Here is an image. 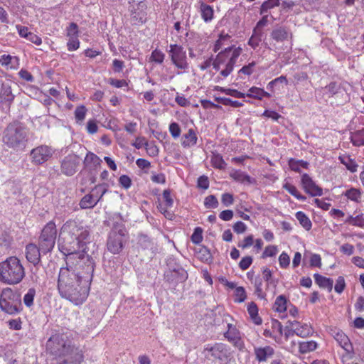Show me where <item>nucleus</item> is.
<instances>
[{
  "label": "nucleus",
  "instance_id": "5",
  "mask_svg": "<svg viewBox=\"0 0 364 364\" xmlns=\"http://www.w3.org/2000/svg\"><path fill=\"white\" fill-rule=\"evenodd\" d=\"M26 275L25 269L16 257L0 262V282L8 285L19 284Z\"/></svg>",
  "mask_w": 364,
  "mask_h": 364
},
{
  "label": "nucleus",
  "instance_id": "38",
  "mask_svg": "<svg viewBox=\"0 0 364 364\" xmlns=\"http://www.w3.org/2000/svg\"><path fill=\"white\" fill-rule=\"evenodd\" d=\"M215 100L218 102L221 103L222 105L225 106H231L232 107H240L243 106V103L237 101V100H232L230 98L226 97H215Z\"/></svg>",
  "mask_w": 364,
  "mask_h": 364
},
{
  "label": "nucleus",
  "instance_id": "8",
  "mask_svg": "<svg viewBox=\"0 0 364 364\" xmlns=\"http://www.w3.org/2000/svg\"><path fill=\"white\" fill-rule=\"evenodd\" d=\"M57 229L53 221L48 222L41 230L38 237V246L43 255L52 252L55 245Z\"/></svg>",
  "mask_w": 364,
  "mask_h": 364
},
{
  "label": "nucleus",
  "instance_id": "52",
  "mask_svg": "<svg viewBox=\"0 0 364 364\" xmlns=\"http://www.w3.org/2000/svg\"><path fill=\"white\" fill-rule=\"evenodd\" d=\"M203 230L200 227L195 228L193 233L191 235V241L194 244H199L203 240Z\"/></svg>",
  "mask_w": 364,
  "mask_h": 364
},
{
  "label": "nucleus",
  "instance_id": "36",
  "mask_svg": "<svg viewBox=\"0 0 364 364\" xmlns=\"http://www.w3.org/2000/svg\"><path fill=\"white\" fill-rule=\"evenodd\" d=\"M200 12L201 16L205 22L212 20L213 17V9L210 6L202 3L200 5Z\"/></svg>",
  "mask_w": 364,
  "mask_h": 364
},
{
  "label": "nucleus",
  "instance_id": "18",
  "mask_svg": "<svg viewBox=\"0 0 364 364\" xmlns=\"http://www.w3.org/2000/svg\"><path fill=\"white\" fill-rule=\"evenodd\" d=\"M301 183L304 189L307 193H309L313 196H316L318 194V186L316 185L309 175L305 173L302 176Z\"/></svg>",
  "mask_w": 364,
  "mask_h": 364
},
{
  "label": "nucleus",
  "instance_id": "31",
  "mask_svg": "<svg viewBox=\"0 0 364 364\" xmlns=\"http://www.w3.org/2000/svg\"><path fill=\"white\" fill-rule=\"evenodd\" d=\"M213 90L237 98H244L245 97V94L235 89L225 88L223 87L217 85L214 87Z\"/></svg>",
  "mask_w": 364,
  "mask_h": 364
},
{
  "label": "nucleus",
  "instance_id": "9",
  "mask_svg": "<svg viewBox=\"0 0 364 364\" xmlns=\"http://www.w3.org/2000/svg\"><path fill=\"white\" fill-rule=\"evenodd\" d=\"M168 53L172 63L178 69L186 70L188 68L186 53L183 48L178 44H171Z\"/></svg>",
  "mask_w": 364,
  "mask_h": 364
},
{
  "label": "nucleus",
  "instance_id": "53",
  "mask_svg": "<svg viewBox=\"0 0 364 364\" xmlns=\"http://www.w3.org/2000/svg\"><path fill=\"white\" fill-rule=\"evenodd\" d=\"M278 249L275 245H268L265 247L264 251L262 253V258L267 257H274L277 255Z\"/></svg>",
  "mask_w": 364,
  "mask_h": 364
},
{
  "label": "nucleus",
  "instance_id": "7",
  "mask_svg": "<svg viewBox=\"0 0 364 364\" xmlns=\"http://www.w3.org/2000/svg\"><path fill=\"white\" fill-rule=\"evenodd\" d=\"M0 308L6 314L14 315L22 310L21 296L11 288H5L0 296Z\"/></svg>",
  "mask_w": 364,
  "mask_h": 364
},
{
  "label": "nucleus",
  "instance_id": "19",
  "mask_svg": "<svg viewBox=\"0 0 364 364\" xmlns=\"http://www.w3.org/2000/svg\"><path fill=\"white\" fill-rule=\"evenodd\" d=\"M274 350L269 346L265 347L255 348V355L259 362H265L269 357L274 355Z\"/></svg>",
  "mask_w": 364,
  "mask_h": 364
},
{
  "label": "nucleus",
  "instance_id": "14",
  "mask_svg": "<svg viewBox=\"0 0 364 364\" xmlns=\"http://www.w3.org/2000/svg\"><path fill=\"white\" fill-rule=\"evenodd\" d=\"M26 258L37 269L41 262V250L40 247L34 243H28L25 249Z\"/></svg>",
  "mask_w": 364,
  "mask_h": 364
},
{
  "label": "nucleus",
  "instance_id": "43",
  "mask_svg": "<svg viewBox=\"0 0 364 364\" xmlns=\"http://www.w3.org/2000/svg\"><path fill=\"white\" fill-rule=\"evenodd\" d=\"M341 163L346 166L347 169L351 172H355L357 171L358 165L353 161L349 156L340 157Z\"/></svg>",
  "mask_w": 364,
  "mask_h": 364
},
{
  "label": "nucleus",
  "instance_id": "42",
  "mask_svg": "<svg viewBox=\"0 0 364 364\" xmlns=\"http://www.w3.org/2000/svg\"><path fill=\"white\" fill-rule=\"evenodd\" d=\"M341 92V87L340 85L336 82H331L324 88V95H327L328 97L336 95Z\"/></svg>",
  "mask_w": 364,
  "mask_h": 364
},
{
  "label": "nucleus",
  "instance_id": "55",
  "mask_svg": "<svg viewBox=\"0 0 364 364\" xmlns=\"http://www.w3.org/2000/svg\"><path fill=\"white\" fill-rule=\"evenodd\" d=\"M256 65V63L252 61L248 65L243 66L239 71V74H244L246 75H250L254 72V68Z\"/></svg>",
  "mask_w": 364,
  "mask_h": 364
},
{
  "label": "nucleus",
  "instance_id": "23",
  "mask_svg": "<svg viewBox=\"0 0 364 364\" xmlns=\"http://www.w3.org/2000/svg\"><path fill=\"white\" fill-rule=\"evenodd\" d=\"M198 137L193 129H189L188 132L184 134L181 139V145L183 147H190L197 144Z\"/></svg>",
  "mask_w": 364,
  "mask_h": 364
},
{
  "label": "nucleus",
  "instance_id": "4",
  "mask_svg": "<svg viewBox=\"0 0 364 364\" xmlns=\"http://www.w3.org/2000/svg\"><path fill=\"white\" fill-rule=\"evenodd\" d=\"M105 224L111 228L107 240V248L114 255L119 254L124 247L128 235L122 216L120 213H115L109 217Z\"/></svg>",
  "mask_w": 364,
  "mask_h": 364
},
{
  "label": "nucleus",
  "instance_id": "63",
  "mask_svg": "<svg viewBox=\"0 0 364 364\" xmlns=\"http://www.w3.org/2000/svg\"><path fill=\"white\" fill-rule=\"evenodd\" d=\"M290 258L286 252H282L279 257V263L282 268H286L289 265Z\"/></svg>",
  "mask_w": 364,
  "mask_h": 364
},
{
  "label": "nucleus",
  "instance_id": "6",
  "mask_svg": "<svg viewBox=\"0 0 364 364\" xmlns=\"http://www.w3.org/2000/svg\"><path fill=\"white\" fill-rule=\"evenodd\" d=\"M28 141L27 132L18 123L10 124L4 132L3 142L16 151L23 150Z\"/></svg>",
  "mask_w": 364,
  "mask_h": 364
},
{
  "label": "nucleus",
  "instance_id": "61",
  "mask_svg": "<svg viewBox=\"0 0 364 364\" xmlns=\"http://www.w3.org/2000/svg\"><path fill=\"white\" fill-rule=\"evenodd\" d=\"M108 82L112 86L117 87V88H121L123 87H127L128 83L125 80H117L114 78H109L108 80Z\"/></svg>",
  "mask_w": 364,
  "mask_h": 364
},
{
  "label": "nucleus",
  "instance_id": "27",
  "mask_svg": "<svg viewBox=\"0 0 364 364\" xmlns=\"http://www.w3.org/2000/svg\"><path fill=\"white\" fill-rule=\"evenodd\" d=\"M230 176L236 181L240 183L247 182L248 183H252V178L240 170H233L230 173Z\"/></svg>",
  "mask_w": 364,
  "mask_h": 364
},
{
  "label": "nucleus",
  "instance_id": "17",
  "mask_svg": "<svg viewBox=\"0 0 364 364\" xmlns=\"http://www.w3.org/2000/svg\"><path fill=\"white\" fill-rule=\"evenodd\" d=\"M338 344L348 353H353V346L348 337L341 331H338L333 335Z\"/></svg>",
  "mask_w": 364,
  "mask_h": 364
},
{
  "label": "nucleus",
  "instance_id": "46",
  "mask_svg": "<svg viewBox=\"0 0 364 364\" xmlns=\"http://www.w3.org/2000/svg\"><path fill=\"white\" fill-rule=\"evenodd\" d=\"M66 36L68 38H78L79 29L76 23L72 22L66 28Z\"/></svg>",
  "mask_w": 364,
  "mask_h": 364
},
{
  "label": "nucleus",
  "instance_id": "51",
  "mask_svg": "<svg viewBox=\"0 0 364 364\" xmlns=\"http://www.w3.org/2000/svg\"><path fill=\"white\" fill-rule=\"evenodd\" d=\"M87 113V109L84 105L78 106L75 110V117L77 122L84 120Z\"/></svg>",
  "mask_w": 364,
  "mask_h": 364
},
{
  "label": "nucleus",
  "instance_id": "35",
  "mask_svg": "<svg viewBox=\"0 0 364 364\" xmlns=\"http://www.w3.org/2000/svg\"><path fill=\"white\" fill-rule=\"evenodd\" d=\"M107 186H108L107 183L97 185L92 189L90 194L94 196L95 199H99L100 201L102 196L107 191Z\"/></svg>",
  "mask_w": 364,
  "mask_h": 364
},
{
  "label": "nucleus",
  "instance_id": "59",
  "mask_svg": "<svg viewBox=\"0 0 364 364\" xmlns=\"http://www.w3.org/2000/svg\"><path fill=\"white\" fill-rule=\"evenodd\" d=\"M197 186L203 190H207L209 188V179L208 176L205 175L200 176L198 178Z\"/></svg>",
  "mask_w": 364,
  "mask_h": 364
},
{
  "label": "nucleus",
  "instance_id": "20",
  "mask_svg": "<svg viewBox=\"0 0 364 364\" xmlns=\"http://www.w3.org/2000/svg\"><path fill=\"white\" fill-rule=\"evenodd\" d=\"M289 327L292 328L294 333L300 337H306L309 335L310 329L307 325H301L297 321H289Z\"/></svg>",
  "mask_w": 364,
  "mask_h": 364
},
{
  "label": "nucleus",
  "instance_id": "12",
  "mask_svg": "<svg viewBox=\"0 0 364 364\" xmlns=\"http://www.w3.org/2000/svg\"><path fill=\"white\" fill-rule=\"evenodd\" d=\"M80 163V158L76 154L66 156L61 162V172L68 176L74 175Z\"/></svg>",
  "mask_w": 364,
  "mask_h": 364
},
{
  "label": "nucleus",
  "instance_id": "11",
  "mask_svg": "<svg viewBox=\"0 0 364 364\" xmlns=\"http://www.w3.org/2000/svg\"><path fill=\"white\" fill-rule=\"evenodd\" d=\"M53 150L50 146L41 145L31 151V161L36 165H41L46 162L53 154Z\"/></svg>",
  "mask_w": 364,
  "mask_h": 364
},
{
  "label": "nucleus",
  "instance_id": "32",
  "mask_svg": "<svg viewBox=\"0 0 364 364\" xmlns=\"http://www.w3.org/2000/svg\"><path fill=\"white\" fill-rule=\"evenodd\" d=\"M211 164L214 168L220 170L225 169L227 166L223 156L218 153H213L211 156Z\"/></svg>",
  "mask_w": 364,
  "mask_h": 364
},
{
  "label": "nucleus",
  "instance_id": "57",
  "mask_svg": "<svg viewBox=\"0 0 364 364\" xmlns=\"http://www.w3.org/2000/svg\"><path fill=\"white\" fill-rule=\"evenodd\" d=\"M68 50L69 51L76 50L80 47V41L78 38H69L67 43Z\"/></svg>",
  "mask_w": 364,
  "mask_h": 364
},
{
  "label": "nucleus",
  "instance_id": "49",
  "mask_svg": "<svg viewBox=\"0 0 364 364\" xmlns=\"http://www.w3.org/2000/svg\"><path fill=\"white\" fill-rule=\"evenodd\" d=\"M165 58V54L159 49H155L152 51L151 55V60L158 64H161Z\"/></svg>",
  "mask_w": 364,
  "mask_h": 364
},
{
  "label": "nucleus",
  "instance_id": "24",
  "mask_svg": "<svg viewBox=\"0 0 364 364\" xmlns=\"http://www.w3.org/2000/svg\"><path fill=\"white\" fill-rule=\"evenodd\" d=\"M245 96L261 100L263 97L269 98L271 95L262 88L253 86L249 89Z\"/></svg>",
  "mask_w": 364,
  "mask_h": 364
},
{
  "label": "nucleus",
  "instance_id": "2",
  "mask_svg": "<svg viewBox=\"0 0 364 364\" xmlns=\"http://www.w3.org/2000/svg\"><path fill=\"white\" fill-rule=\"evenodd\" d=\"M62 242L59 245L60 251L66 257L81 258L89 255L86 251V240L90 232L81 223L68 220L61 228Z\"/></svg>",
  "mask_w": 364,
  "mask_h": 364
},
{
  "label": "nucleus",
  "instance_id": "40",
  "mask_svg": "<svg viewBox=\"0 0 364 364\" xmlns=\"http://www.w3.org/2000/svg\"><path fill=\"white\" fill-rule=\"evenodd\" d=\"M198 257L203 262H210L212 260V256L210 250L206 247H200L197 252Z\"/></svg>",
  "mask_w": 364,
  "mask_h": 364
},
{
  "label": "nucleus",
  "instance_id": "47",
  "mask_svg": "<svg viewBox=\"0 0 364 364\" xmlns=\"http://www.w3.org/2000/svg\"><path fill=\"white\" fill-rule=\"evenodd\" d=\"M232 47L231 51L230 52L229 56L230 58L228 61V63H231L232 65H235L238 57L242 53V48L240 47L235 48L234 46H232Z\"/></svg>",
  "mask_w": 364,
  "mask_h": 364
},
{
  "label": "nucleus",
  "instance_id": "50",
  "mask_svg": "<svg viewBox=\"0 0 364 364\" xmlns=\"http://www.w3.org/2000/svg\"><path fill=\"white\" fill-rule=\"evenodd\" d=\"M218 205V200L214 195H210L205 198L204 205L206 208H216Z\"/></svg>",
  "mask_w": 364,
  "mask_h": 364
},
{
  "label": "nucleus",
  "instance_id": "45",
  "mask_svg": "<svg viewBox=\"0 0 364 364\" xmlns=\"http://www.w3.org/2000/svg\"><path fill=\"white\" fill-rule=\"evenodd\" d=\"M279 0H268L264 1L260 8V14H264L268 12L270 9L279 6Z\"/></svg>",
  "mask_w": 364,
  "mask_h": 364
},
{
  "label": "nucleus",
  "instance_id": "62",
  "mask_svg": "<svg viewBox=\"0 0 364 364\" xmlns=\"http://www.w3.org/2000/svg\"><path fill=\"white\" fill-rule=\"evenodd\" d=\"M333 282L332 279L320 276V287L326 288L331 291L333 288Z\"/></svg>",
  "mask_w": 364,
  "mask_h": 364
},
{
  "label": "nucleus",
  "instance_id": "54",
  "mask_svg": "<svg viewBox=\"0 0 364 364\" xmlns=\"http://www.w3.org/2000/svg\"><path fill=\"white\" fill-rule=\"evenodd\" d=\"M230 36L228 34H223L221 33L219 36V38L217 40V41L215 43L213 51L215 53L218 52L222 47V45L225 41H228Z\"/></svg>",
  "mask_w": 364,
  "mask_h": 364
},
{
  "label": "nucleus",
  "instance_id": "34",
  "mask_svg": "<svg viewBox=\"0 0 364 364\" xmlns=\"http://www.w3.org/2000/svg\"><path fill=\"white\" fill-rule=\"evenodd\" d=\"M346 223L360 228L364 227V215L360 214L356 216L349 215L344 220Z\"/></svg>",
  "mask_w": 364,
  "mask_h": 364
},
{
  "label": "nucleus",
  "instance_id": "39",
  "mask_svg": "<svg viewBox=\"0 0 364 364\" xmlns=\"http://www.w3.org/2000/svg\"><path fill=\"white\" fill-rule=\"evenodd\" d=\"M263 279L265 282H267V285H273V287H276L278 281L277 279H273L272 271L267 267H263L262 269Z\"/></svg>",
  "mask_w": 364,
  "mask_h": 364
},
{
  "label": "nucleus",
  "instance_id": "26",
  "mask_svg": "<svg viewBox=\"0 0 364 364\" xmlns=\"http://www.w3.org/2000/svg\"><path fill=\"white\" fill-rule=\"evenodd\" d=\"M98 202L99 199H95L94 196L90 193L85 195L80 200L79 205L82 209L92 208L97 204Z\"/></svg>",
  "mask_w": 364,
  "mask_h": 364
},
{
  "label": "nucleus",
  "instance_id": "64",
  "mask_svg": "<svg viewBox=\"0 0 364 364\" xmlns=\"http://www.w3.org/2000/svg\"><path fill=\"white\" fill-rule=\"evenodd\" d=\"M120 186L126 189H128L132 186V180L127 175H122L119 178Z\"/></svg>",
  "mask_w": 364,
  "mask_h": 364
},
{
  "label": "nucleus",
  "instance_id": "10",
  "mask_svg": "<svg viewBox=\"0 0 364 364\" xmlns=\"http://www.w3.org/2000/svg\"><path fill=\"white\" fill-rule=\"evenodd\" d=\"M17 91L18 85L15 82L11 80L3 82L0 87V102L10 105L13 102Z\"/></svg>",
  "mask_w": 364,
  "mask_h": 364
},
{
  "label": "nucleus",
  "instance_id": "16",
  "mask_svg": "<svg viewBox=\"0 0 364 364\" xmlns=\"http://www.w3.org/2000/svg\"><path fill=\"white\" fill-rule=\"evenodd\" d=\"M292 33L284 26H279L273 29L271 37L277 42H282L292 38Z\"/></svg>",
  "mask_w": 364,
  "mask_h": 364
},
{
  "label": "nucleus",
  "instance_id": "30",
  "mask_svg": "<svg viewBox=\"0 0 364 364\" xmlns=\"http://www.w3.org/2000/svg\"><path fill=\"white\" fill-rule=\"evenodd\" d=\"M247 311L255 324L259 325L262 323V318L258 316V308L254 302H251L248 304Z\"/></svg>",
  "mask_w": 364,
  "mask_h": 364
},
{
  "label": "nucleus",
  "instance_id": "28",
  "mask_svg": "<svg viewBox=\"0 0 364 364\" xmlns=\"http://www.w3.org/2000/svg\"><path fill=\"white\" fill-rule=\"evenodd\" d=\"M350 141L355 146H364V129L352 132L350 134Z\"/></svg>",
  "mask_w": 364,
  "mask_h": 364
},
{
  "label": "nucleus",
  "instance_id": "1",
  "mask_svg": "<svg viewBox=\"0 0 364 364\" xmlns=\"http://www.w3.org/2000/svg\"><path fill=\"white\" fill-rule=\"evenodd\" d=\"M95 266L90 255L81 258L66 257V266L60 269L58 277L60 296L75 305L84 303L89 295Z\"/></svg>",
  "mask_w": 364,
  "mask_h": 364
},
{
  "label": "nucleus",
  "instance_id": "3",
  "mask_svg": "<svg viewBox=\"0 0 364 364\" xmlns=\"http://www.w3.org/2000/svg\"><path fill=\"white\" fill-rule=\"evenodd\" d=\"M46 348L57 358L58 364H80L83 360L82 350L73 346L65 334L56 333L50 336Z\"/></svg>",
  "mask_w": 364,
  "mask_h": 364
},
{
  "label": "nucleus",
  "instance_id": "25",
  "mask_svg": "<svg viewBox=\"0 0 364 364\" xmlns=\"http://www.w3.org/2000/svg\"><path fill=\"white\" fill-rule=\"evenodd\" d=\"M232 48V47H228L225 48L224 50L219 52L213 63V66L215 70H220V65L224 63L226 58L229 57V54Z\"/></svg>",
  "mask_w": 364,
  "mask_h": 364
},
{
  "label": "nucleus",
  "instance_id": "33",
  "mask_svg": "<svg viewBox=\"0 0 364 364\" xmlns=\"http://www.w3.org/2000/svg\"><path fill=\"white\" fill-rule=\"evenodd\" d=\"M289 166L291 170L300 173L301 168L306 169L308 168L309 164L308 162L303 160H296L294 159H291L289 161Z\"/></svg>",
  "mask_w": 364,
  "mask_h": 364
},
{
  "label": "nucleus",
  "instance_id": "15",
  "mask_svg": "<svg viewBox=\"0 0 364 364\" xmlns=\"http://www.w3.org/2000/svg\"><path fill=\"white\" fill-rule=\"evenodd\" d=\"M102 162V159L98 156L88 151L83 161L84 168L87 171H95L100 166Z\"/></svg>",
  "mask_w": 364,
  "mask_h": 364
},
{
  "label": "nucleus",
  "instance_id": "29",
  "mask_svg": "<svg viewBox=\"0 0 364 364\" xmlns=\"http://www.w3.org/2000/svg\"><path fill=\"white\" fill-rule=\"evenodd\" d=\"M262 32L261 30L255 28L252 36L248 41V45L253 49L257 48L262 41Z\"/></svg>",
  "mask_w": 364,
  "mask_h": 364
},
{
  "label": "nucleus",
  "instance_id": "44",
  "mask_svg": "<svg viewBox=\"0 0 364 364\" xmlns=\"http://www.w3.org/2000/svg\"><path fill=\"white\" fill-rule=\"evenodd\" d=\"M36 291L34 288L28 289L27 293L23 296V303L27 307H31L33 304L34 297Z\"/></svg>",
  "mask_w": 364,
  "mask_h": 364
},
{
  "label": "nucleus",
  "instance_id": "60",
  "mask_svg": "<svg viewBox=\"0 0 364 364\" xmlns=\"http://www.w3.org/2000/svg\"><path fill=\"white\" fill-rule=\"evenodd\" d=\"M252 263V257L246 256L242 258L239 263V267L242 270L247 269Z\"/></svg>",
  "mask_w": 364,
  "mask_h": 364
},
{
  "label": "nucleus",
  "instance_id": "58",
  "mask_svg": "<svg viewBox=\"0 0 364 364\" xmlns=\"http://www.w3.org/2000/svg\"><path fill=\"white\" fill-rule=\"evenodd\" d=\"M346 287L345 279L343 277H338L334 287V290L338 294H341Z\"/></svg>",
  "mask_w": 364,
  "mask_h": 364
},
{
  "label": "nucleus",
  "instance_id": "48",
  "mask_svg": "<svg viewBox=\"0 0 364 364\" xmlns=\"http://www.w3.org/2000/svg\"><path fill=\"white\" fill-rule=\"evenodd\" d=\"M297 220L301 225L306 230H309L311 227V223L306 215L302 212H298L296 214Z\"/></svg>",
  "mask_w": 364,
  "mask_h": 364
},
{
  "label": "nucleus",
  "instance_id": "13",
  "mask_svg": "<svg viewBox=\"0 0 364 364\" xmlns=\"http://www.w3.org/2000/svg\"><path fill=\"white\" fill-rule=\"evenodd\" d=\"M224 337L240 350H242L245 348L240 332L235 325L228 323V330L224 333Z\"/></svg>",
  "mask_w": 364,
  "mask_h": 364
},
{
  "label": "nucleus",
  "instance_id": "37",
  "mask_svg": "<svg viewBox=\"0 0 364 364\" xmlns=\"http://www.w3.org/2000/svg\"><path fill=\"white\" fill-rule=\"evenodd\" d=\"M274 309L279 313H283L287 310V299L284 295H279L277 297L274 304Z\"/></svg>",
  "mask_w": 364,
  "mask_h": 364
},
{
  "label": "nucleus",
  "instance_id": "41",
  "mask_svg": "<svg viewBox=\"0 0 364 364\" xmlns=\"http://www.w3.org/2000/svg\"><path fill=\"white\" fill-rule=\"evenodd\" d=\"M283 188L288 191L291 195L296 198L297 199L300 200H304L306 199V197L302 196L297 190V188L293 186L291 183H286Z\"/></svg>",
  "mask_w": 364,
  "mask_h": 364
},
{
  "label": "nucleus",
  "instance_id": "56",
  "mask_svg": "<svg viewBox=\"0 0 364 364\" xmlns=\"http://www.w3.org/2000/svg\"><path fill=\"white\" fill-rule=\"evenodd\" d=\"M169 132L171 136L176 139L181 135V130L178 123L172 122L169 125Z\"/></svg>",
  "mask_w": 364,
  "mask_h": 364
},
{
  "label": "nucleus",
  "instance_id": "21",
  "mask_svg": "<svg viewBox=\"0 0 364 364\" xmlns=\"http://www.w3.org/2000/svg\"><path fill=\"white\" fill-rule=\"evenodd\" d=\"M343 195L349 200L360 203L363 201V191L360 188L351 187L347 189Z\"/></svg>",
  "mask_w": 364,
  "mask_h": 364
},
{
  "label": "nucleus",
  "instance_id": "22",
  "mask_svg": "<svg viewBox=\"0 0 364 364\" xmlns=\"http://www.w3.org/2000/svg\"><path fill=\"white\" fill-rule=\"evenodd\" d=\"M208 350L210 352L213 357L220 360H223L227 356L226 346L223 343H215Z\"/></svg>",
  "mask_w": 364,
  "mask_h": 364
}]
</instances>
